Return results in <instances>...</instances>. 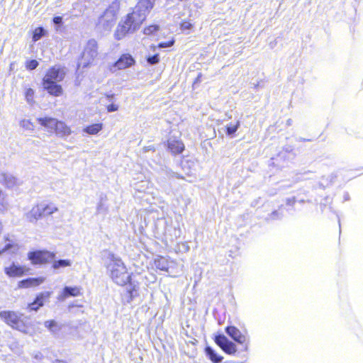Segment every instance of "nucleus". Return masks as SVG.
<instances>
[{"label":"nucleus","mask_w":363,"mask_h":363,"mask_svg":"<svg viewBox=\"0 0 363 363\" xmlns=\"http://www.w3.org/2000/svg\"><path fill=\"white\" fill-rule=\"evenodd\" d=\"M47 31L42 27L36 28L33 32L32 39L33 42L39 40L42 37L45 35Z\"/></svg>","instance_id":"obj_27"},{"label":"nucleus","mask_w":363,"mask_h":363,"mask_svg":"<svg viewBox=\"0 0 363 363\" xmlns=\"http://www.w3.org/2000/svg\"><path fill=\"white\" fill-rule=\"evenodd\" d=\"M135 63V59L128 53L123 54L118 60L109 66V70L114 73L118 70L128 69L133 66Z\"/></svg>","instance_id":"obj_7"},{"label":"nucleus","mask_w":363,"mask_h":363,"mask_svg":"<svg viewBox=\"0 0 363 363\" xmlns=\"http://www.w3.org/2000/svg\"><path fill=\"white\" fill-rule=\"evenodd\" d=\"M238 125H239L238 121H237L234 125H228V135L234 133L237 130Z\"/></svg>","instance_id":"obj_34"},{"label":"nucleus","mask_w":363,"mask_h":363,"mask_svg":"<svg viewBox=\"0 0 363 363\" xmlns=\"http://www.w3.org/2000/svg\"><path fill=\"white\" fill-rule=\"evenodd\" d=\"M20 126L24 130H33L34 125L33 123L28 119H23L20 121Z\"/></svg>","instance_id":"obj_29"},{"label":"nucleus","mask_w":363,"mask_h":363,"mask_svg":"<svg viewBox=\"0 0 363 363\" xmlns=\"http://www.w3.org/2000/svg\"><path fill=\"white\" fill-rule=\"evenodd\" d=\"M24 96L26 102L33 106L35 104V91L32 88L25 87Z\"/></svg>","instance_id":"obj_23"},{"label":"nucleus","mask_w":363,"mask_h":363,"mask_svg":"<svg viewBox=\"0 0 363 363\" xmlns=\"http://www.w3.org/2000/svg\"><path fill=\"white\" fill-rule=\"evenodd\" d=\"M215 342L224 352H227V337L223 334L215 336Z\"/></svg>","instance_id":"obj_24"},{"label":"nucleus","mask_w":363,"mask_h":363,"mask_svg":"<svg viewBox=\"0 0 363 363\" xmlns=\"http://www.w3.org/2000/svg\"><path fill=\"white\" fill-rule=\"evenodd\" d=\"M159 27L156 25L150 26L144 29V33L145 35H150L158 30Z\"/></svg>","instance_id":"obj_31"},{"label":"nucleus","mask_w":363,"mask_h":363,"mask_svg":"<svg viewBox=\"0 0 363 363\" xmlns=\"http://www.w3.org/2000/svg\"><path fill=\"white\" fill-rule=\"evenodd\" d=\"M118 109V105H116V104H110L107 106V111L108 112H113V111H116Z\"/></svg>","instance_id":"obj_38"},{"label":"nucleus","mask_w":363,"mask_h":363,"mask_svg":"<svg viewBox=\"0 0 363 363\" xmlns=\"http://www.w3.org/2000/svg\"><path fill=\"white\" fill-rule=\"evenodd\" d=\"M228 336L238 344L241 350H247V337L246 333H242L240 330L234 326H228Z\"/></svg>","instance_id":"obj_9"},{"label":"nucleus","mask_w":363,"mask_h":363,"mask_svg":"<svg viewBox=\"0 0 363 363\" xmlns=\"http://www.w3.org/2000/svg\"><path fill=\"white\" fill-rule=\"evenodd\" d=\"M98 55L97 42L94 39L89 40L84 48L78 66L82 67H89L94 62Z\"/></svg>","instance_id":"obj_4"},{"label":"nucleus","mask_w":363,"mask_h":363,"mask_svg":"<svg viewBox=\"0 0 363 363\" xmlns=\"http://www.w3.org/2000/svg\"><path fill=\"white\" fill-rule=\"evenodd\" d=\"M44 278H29L24 280H21L18 282V288H29L40 285L44 281Z\"/></svg>","instance_id":"obj_19"},{"label":"nucleus","mask_w":363,"mask_h":363,"mask_svg":"<svg viewBox=\"0 0 363 363\" xmlns=\"http://www.w3.org/2000/svg\"><path fill=\"white\" fill-rule=\"evenodd\" d=\"M238 351V348L235 344L228 341V355L234 354Z\"/></svg>","instance_id":"obj_32"},{"label":"nucleus","mask_w":363,"mask_h":363,"mask_svg":"<svg viewBox=\"0 0 363 363\" xmlns=\"http://www.w3.org/2000/svg\"><path fill=\"white\" fill-rule=\"evenodd\" d=\"M36 121L49 132L55 133L60 138L69 136L72 131L64 121L52 117H39Z\"/></svg>","instance_id":"obj_3"},{"label":"nucleus","mask_w":363,"mask_h":363,"mask_svg":"<svg viewBox=\"0 0 363 363\" xmlns=\"http://www.w3.org/2000/svg\"><path fill=\"white\" fill-rule=\"evenodd\" d=\"M42 354L41 352H35V354H34V358L35 359H40L42 358Z\"/></svg>","instance_id":"obj_41"},{"label":"nucleus","mask_w":363,"mask_h":363,"mask_svg":"<svg viewBox=\"0 0 363 363\" xmlns=\"http://www.w3.org/2000/svg\"><path fill=\"white\" fill-rule=\"evenodd\" d=\"M103 210H106L104 208V204L101 201L99 204H98V206H97V211L98 212H101V211Z\"/></svg>","instance_id":"obj_40"},{"label":"nucleus","mask_w":363,"mask_h":363,"mask_svg":"<svg viewBox=\"0 0 363 363\" xmlns=\"http://www.w3.org/2000/svg\"><path fill=\"white\" fill-rule=\"evenodd\" d=\"M44 325L45 328H47L48 330H50L52 333H55V332L58 331L60 329L57 325V322L53 320H46L44 323Z\"/></svg>","instance_id":"obj_28"},{"label":"nucleus","mask_w":363,"mask_h":363,"mask_svg":"<svg viewBox=\"0 0 363 363\" xmlns=\"http://www.w3.org/2000/svg\"><path fill=\"white\" fill-rule=\"evenodd\" d=\"M192 27V24L189 21H184L181 25V29L182 30H189Z\"/></svg>","instance_id":"obj_36"},{"label":"nucleus","mask_w":363,"mask_h":363,"mask_svg":"<svg viewBox=\"0 0 363 363\" xmlns=\"http://www.w3.org/2000/svg\"><path fill=\"white\" fill-rule=\"evenodd\" d=\"M205 350L206 355L214 363H218L223 359L222 356L218 354L211 347H206Z\"/></svg>","instance_id":"obj_22"},{"label":"nucleus","mask_w":363,"mask_h":363,"mask_svg":"<svg viewBox=\"0 0 363 363\" xmlns=\"http://www.w3.org/2000/svg\"><path fill=\"white\" fill-rule=\"evenodd\" d=\"M0 183L9 189H13L21 184L19 179L10 173H1Z\"/></svg>","instance_id":"obj_14"},{"label":"nucleus","mask_w":363,"mask_h":363,"mask_svg":"<svg viewBox=\"0 0 363 363\" xmlns=\"http://www.w3.org/2000/svg\"><path fill=\"white\" fill-rule=\"evenodd\" d=\"M228 303H230L232 306H235V305H236V303H235L233 297H232V298L230 300H228Z\"/></svg>","instance_id":"obj_42"},{"label":"nucleus","mask_w":363,"mask_h":363,"mask_svg":"<svg viewBox=\"0 0 363 363\" xmlns=\"http://www.w3.org/2000/svg\"><path fill=\"white\" fill-rule=\"evenodd\" d=\"M0 318L6 324L23 333H28V329L25 325L21 315L14 311H4L0 312Z\"/></svg>","instance_id":"obj_5"},{"label":"nucleus","mask_w":363,"mask_h":363,"mask_svg":"<svg viewBox=\"0 0 363 363\" xmlns=\"http://www.w3.org/2000/svg\"><path fill=\"white\" fill-rule=\"evenodd\" d=\"M107 274L116 284L125 286L129 284L128 292L132 299L137 294L135 285L131 283L132 273L129 272L123 261L118 257L109 255L105 264Z\"/></svg>","instance_id":"obj_2"},{"label":"nucleus","mask_w":363,"mask_h":363,"mask_svg":"<svg viewBox=\"0 0 363 363\" xmlns=\"http://www.w3.org/2000/svg\"><path fill=\"white\" fill-rule=\"evenodd\" d=\"M118 10L117 5L108 7L99 18L98 26L105 30H110L116 21Z\"/></svg>","instance_id":"obj_6"},{"label":"nucleus","mask_w":363,"mask_h":363,"mask_svg":"<svg viewBox=\"0 0 363 363\" xmlns=\"http://www.w3.org/2000/svg\"><path fill=\"white\" fill-rule=\"evenodd\" d=\"M82 294L81 288L79 286H65L62 291L58 295L57 299L64 301L69 296H79Z\"/></svg>","instance_id":"obj_16"},{"label":"nucleus","mask_w":363,"mask_h":363,"mask_svg":"<svg viewBox=\"0 0 363 363\" xmlns=\"http://www.w3.org/2000/svg\"><path fill=\"white\" fill-rule=\"evenodd\" d=\"M102 128L103 124L98 123L84 127L83 128V132L89 135H96L102 130Z\"/></svg>","instance_id":"obj_20"},{"label":"nucleus","mask_w":363,"mask_h":363,"mask_svg":"<svg viewBox=\"0 0 363 363\" xmlns=\"http://www.w3.org/2000/svg\"><path fill=\"white\" fill-rule=\"evenodd\" d=\"M2 230H3V225H2L1 222L0 221V233H1Z\"/></svg>","instance_id":"obj_44"},{"label":"nucleus","mask_w":363,"mask_h":363,"mask_svg":"<svg viewBox=\"0 0 363 363\" xmlns=\"http://www.w3.org/2000/svg\"><path fill=\"white\" fill-rule=\"evenodd\" d=\"M44 211L42 202L33 206L32 208L25 214L26 219L30 223H35L44 215Z\"/></svg>","instance_id":"obj_11"},{"label":"nucleus","mask_w":363,"mask_h":363,"mask_svg":"<svg viewBox=\"0 0 363 363\" xmlns=\"http://www.w3.org/2000/svg\"><path fill=\"white\" fill-rule=\"evenodd\" d=\"M42 204L45 213V216L52 215L58 211V208L53 203H47L45 202H42Z\"/></svg>","instance_id":"obj_25"},{"label":"nucleus","mask_w":363,"mask_h":363,"mask_svg":"<svg viewBox=\"0 0 363 363\" xmlns=\"http://www.w3.org/2000/svg\"><path fill=\"white\" fill-rule=\"evenodd\" d=\"M287 124H288V125H291V119H289V120L287 121Z\"/></svg>","instance_id":"obj_45"},{"label":"nucleus","mask_w":363,"mask_h":363,"mask_svg":"<svg viewBox=\"0 0 363 363\" xmlns=\"http://www.w3.org/2000/svg\"><path fill=\"white\" fill-rule=\"evenodd\" d=\"M238 250V247H236L235 252H232V251H230V252H231V253H230V254H229L228 255H229V256H233V255H235V252H236Z\"/></svg>","instance_id":"obj_43"},{"label":"nucleus","mask_w":363,"mask_h":363,"mask_svg":"<svg viewBox=\"0 0 363 363\" xmlns=\"http://www.w3.org/2000/svg\"><path fill=\"white\" fill-rule=\"evenodd\" d=\"M4 241L6 242V244L4 247L0 249V255L6 252L13 254L18 250L19 246L12 235L9 234L5 235Z\"/></svg>","instance_id":"obj_13"},{"label":"nucleus","mask_w":363,"mask_h":363,"mask_svg":"<svg viewBox=\"0 0 363 363\" xmlns=\"http://www.w3.org/2000/svg\"><path fill=\"white\" fill-rule=\"evenodd\" d=\"M174 40H169V41L165 42V43H160L158 45V48H169V47L172 46L174 45Z\"/></svg>","instance_id":"obj_35"},{"label":"nucleus","mask_w":363,"mask_h":363,"mask_svg":"<svg viewBox=\"0 0 363 363\" xmlns=\"http://www.w3.org/2000/svg\"><path fill=\"white\" fill-rule=\"evenodd\" d=\"M51 295V293L49 291H45L40 294L37 296L35 298V301L37 304H38V306L42 307L44 305V303L48 300Z\"/></svg>","instance_id":"obj_26"},{"label":"nucleus","mask_w":363,"mask_h":363,"mask_svg":"<svg viewBox=\"0 0 363 363\" xmlns=\"http://www.w3.org/2000/svg\"><path fill=\"white\" fill-rule=\"evenodd\" d=\"M65 75V72L60 66H54L50 68L43 77V81L59 82H61Z\"/></svg>","instance_id":"obj_10"},{"label":"nucleus","mask_w":363,"mask_h":363,"mask_svg":"<svg viewBox=\"0 0 363 363\" xmlns=\"http://www.w3.org/2000/svg\"><path fill=\"white\" fill-rule=\"evenodd\" d=\"M154 264L157 269L167 272L174 262L164 257H157L155 259Z\"/></svg>","instance_id":"obj_18"},{"label":"nucleus","mask_w":363,"mask_h":363,"mask_svg":"<svg viewBox=\"0 0 363 363\" xmlns=\"http://www.w3.org/2000/svg\"><path fill=\"white\" fill-rule=\"evenodd\" d=\"M72 261L71 259H58L54 260L52 264V268L55 270H60V269L71 267Z\"/></svg>","instance_id":"obj_21"},{"label":"nucleus","mask_w":363,"mask_h":363,"mask_svg":"<svg viewBox=\"0 0 363 363\" xmlns=\"http://www.w3.org/2000/svg\"><path fill=\"white\" fill-rule=\"evenodd\" d=\"M27 272L26 267L16 264L14 262L4 267V272L9 277H19Z\"/></svg>","instance_id":"obj_12"},{"label":"nucleus","mask_w":363,"mask_h":363,"mask_svg":"<svg viewBox=\"0 0 363 363\" xmlns=\"http://www.w3.org/2000/svg\"><path fill=\"white\" fill-rule=\"evenodd\" d=\"M28 257L33 264H42L53 260L55 254L48 251L38 250L29 252Z\"/></svg>","instance_id":"obj_8"},{"label":"nucleus","mask_w":363,"mask_h":363,"mask_svg":"<svg viewBox=\"0 0 363 363\" xmlns=\"http://www.w3.org/2000/svg\"><path fill=\"white\" fill-rule=\"evenodd\" d=\"M57 82H45L43 81V88L48 92L55 96H59L62 94V88Z\"/></svg>","instance_id":"obj_17"},{"label":"nucleus","mask_w":363,"mask_h":363,"mask_svg":"<svg viewBox=\"0 0 363 363\" xmlns=\"http://www.w3.org/2000/svg\"><path fill=\"white\" fill-rule=\"evenodd\" d=\"M155 0H139L133 11L118 23L114 33L116 40L124 38L127 34L133 33L140 27L147 13L152 9Z\"/></svg>","instance_id":"obj_1"},{"label":"nucleus","mask_w":363,"mask_h":363,"mask_svg":"<svg viewBox=\"0 0 363 363\" xmlns=\"http://www.w3.org/2000/svg\"><path fill=\"white\" fill-rule=\"evenodd\" d=\"M62 18L60 16H56L53 18V23L55 24H60L62 23Z\"/></svg>","instance_id":"obj_39"},{"label":"nucleus","mask_w":363,"mask_h":363,"mask_svg":"<svg viewBox=\"0 0 363 363\" xmlns=\"http://www.w3.org/2000/svg\"><path fill=\"white\" fill-rule=\"evenodd\" d=\"M38 66V62L35 60H28L26 62V68L33 70Z\"/></svg>","instance_id":"obj_30"},{"label":"nucleus","mask_w":363,"mask_h":363,"mask_svg":"<svg viewBox=\"0 0 363 363\" xmlns=\"http://www.w3.org/2000/svg\"><path fill=\"white\" fill-rule=\"evenodd\" d=\"M28 307L31 311H35L40 308V306H38V304H37L35 300L33 303H30L28 305Z\"/></svg>","instance_id":"obj_37"},{"label":"nucleus","mask_w":363,"mask_h":363,"mask_svg":"<svg viewBox=\"0 0 363 363\" xmlns=\"http://www.w3.org/2000/svg\"><path fill=\"white\" fill-rule=\"evenodd\" d=\"M167 146L171 152L174 155L180 154L184 150V145L181 140L171 137L167 141Z\"/></svg>","instance_id":"obj_15"},{"label":"nucleus","mask_w":363,"mask_h":363,"mask_svg":"<svg viewBox=\"0 0 363 363\" xmlns=\"http://www.w3.org/2000/svg\"><path fill=\"white\" fill-rule=\"evenodd\" d=\"M147 61L150 65L157 64L159 62V61H160L158 55L156 54V55H155L153 56L148 57L147 59Z\"/></svg>","instance_id":"obj_33"}]
</instances>
